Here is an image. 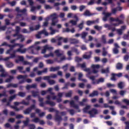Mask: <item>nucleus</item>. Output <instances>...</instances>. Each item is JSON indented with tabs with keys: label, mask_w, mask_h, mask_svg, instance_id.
<instances>
[{
	"label": "nucleus",
	"mask_w": 129,
	"mask_h": 129,
	"mask_svg": "<svg viewBox=\"0 0 129 129\" xmlns=\"http://www.w3.org/2000/svg\"><path fill=\"white\" fill-rule=\"evenodd\" d=\"M87 35H88V33L83 32L81 34L82 39H85V38L86 37V36H87Z\"/></svg>",
	"instance_id": "nucleus-62"
},
{
	"label": "nucleus",
	"mask_w": 129,
	"mask_h": 129,
	"mask_svg": "<svg viewBox=\"0 0 129 129\" xmlns=\"http://www.w3.org/2000/svg\"><path fill=\"white\" fill-rule=\"evenodd\" d=\"M18 60L19 61H21V62H23V65H30V66H32L33 63L29 62L27 61H24V56H18Z\"/></svg>",
	"instance_id": "nucleus-20"
},
{
	"label": "nucleus",
	"mask_w": 129,
	"mask_h": 129,
	"mask_svg": "<svg viewBox=\"0 0 129 129\" xmlns=\"http://www.w3.org/2000/svg\"><path fill=\"white\" fill-rule=\"evenodd\" d=\"M46 64H53L54 63V60L53 59H47L45 60Z\"/></svg>",
	"instance_id": "nucleus-59"
},
{
	"label": "nucleus",
	"mask_w": 129,
	"mask_h": 129,
	"mask_svg": "<svg viewBox=\"0 0 129 129\" xmlns=\"http://www.w3.org/2000/svg\"><path fill=\"white\" fill-rule=\"evenodd\" d=\"M90 117H95L96 114H98V110L95 108H93L88 112Z\"/></svg>",
	"instance_id": "nucleus-17"
},
{
	"label": "nucleus",
	"mask_w": 129,
	"mask_h": 129,
	"mask_svg": "<svg viewBox=\"0 0 129 129\" xmlns=\"http://www.w3.org/2000/svg\"><path fill=\"white\" fill-rule=\"evenodd\" d=\"M89 78L92 80V84L93 85H95L96 84H99V83H103V82H104L105 79L104 78H100L98 80H95V76L89 77Z\"/></svg>",
	"instance_id": "nucleus-8"
},
{
	"label": "nucleus",
	"mask_w": 129,
	"mask_h": 129,
	"mask_svg": "<svg viewBox=\"0 0 129 129\" xmlns=\"http://www.w3.org/2000/svg\"><path fill=\"white\" fill-rule=\"evenodd\" d=\"M44 58H49L50 57H54V53L50 52L49 54H45L44 56Z\"/></svg>",
	"instance_id": "nucleus-52"
},
{
	"label": "nucleus",
	"mask_w": 129,
	"mask_h": 129,
	"mask_svg": "<svg viewBox=\"0 0 129 129\" xmlns=\"http://www.w3.org/2000/svg\"><path fill=\"white\" fill-rule=\"evenodd\" d=\"M21 103L23 105H26V106H28V105L30 104V102L29 101L26 102V101H25V100H23L22 101V102H21Z\"/></svg>",
	"instance_id": "nucleus-54"
},
{
	"label": "nucleus",
	"mask_w": 129,
	"mask_h": 129,
	"mask_svg": "<svg viewBox=\"0 0 129 129\" xmlns=\"http://www.w3.org/2000/svg\"><path fill=\"white\" fill-rule=\"evenodd\" d=\"M63 95H64V92H59L57 94V97L58 98H57V96L53 95L52 96V100H55V99H56L57 102H61L62 101V97H63Z\"/></svg>",
	"instance_id": "nucleus-13"
},
{
	"label": "nucleus",
	"mask_w": 129,
	"mask_h": 129,
	"mask_svg": "<svg viewBox=\"0 0 129 129\" xmlns=\"http://www.w3.org/2000/svg\"><path fill=\"white\" fill-rule=\"evenodd\" d=\"M50 17L52 18L51 26H56V24L59 22V20L57 19V18H59V16L57 15V13H53L50 15Z\"/></svg>",
	"instance_id": "nucleus-12"
},
{
	"label": "nucleus",
	"mask_w": 129,
	"mask_h": 129,
	"mask_svg": "<svg viewBox=\"0 0 129 129\" xmlns=\"http://www.w3.org/2000/svg\"><path fill=\"white\" fill-rule=\"evenodd\" d=\"M9 78L5 80V82H6V83L11 82V81L13 80V79H14V76H9Z\"/></svg>",
	"instance_id": "nucleus-48"
},
{
	"label": "nucleus",
	"mask_w": 129,
	"mask_h": 129,
	"mask_svg": "<svg viewBox=\"0 0 129 129\" xmlns=\"http://www.w3.org/2000/svg\"><path fill=\"white\" fill-rule=\"evenodd\" d=\"M69 32H70V29L68 28L62 29V33H69Z\"/></svg>",
	"instance_id": "nucleus-63"
},
{
	"label": "nucleus",
	"mask_w": 129,
	"mask_h": 129,
	"mask_svg": "<svg viewBox=\"0 0 129 129\" xmlns=\"http://www.w3.org/2000/svg\"><path fill=\"white\" fill-rule=\"evenodd\" d=\"M99 23V19H97L96 20H93V21H87V26H91V25H93L94 24H98Z\"/></svg>",
	"instance_id": "nucleus-23"
},
{
	"label": "nucleus",
	"mask_w": 129,
	"mask_h": 129,
	"mask_svg": "<svg viewBox=\"0 0 129 129\" xmlns=\"http://www.w3.org/2000/svg\"><path fill=\"white\" fill-rule=\"evenodd\" d=\"M31 93L33 97H36V96L39 97V96H40V95H39V91H32Z\"/></svg>",
	"instance_id": "nucleus-35"
},
{
	"label": "nucleus",
	"mask_w": 129,
	"mask_h": 129,
	"mask_svg": "<svg viewBox=\"0 0 129 129\" xmlns=\"http://www.w3.org/2000/svg\"><path fill=\"white\" fill-rule=\"evenodd\" d=\"M46 98L48 100L46 101L45 103H44L43 102H40V103L39 104L40 106H41V107H44L45 104H48L50 106H55V105H56L55 102H53L52 101H50V99L52 98V96H51V95H47Z\"/></svg>",
	"instance_id": "nucleus-6"
},
{
	"label": "nucleus",
	"mask_w": 129,
	"mask_h": 129,
	"mask_svg": "<svg viewBox=\"0 0 129 129\" xmlns=\"http://www.w3.org/2000/svg\"><path fill=\"white\" fill-rule=\"evenodd\" d=\"M97 95H98V91H94L92 93L89 94V96L90 97H94V96H97Z\"/></svg>",
	"instance_id": "nucleus-37"
},
{
	"label": "nucleus",
	"mask_w": 129,
	"mask_h": 129,
	"mask_svg": "<svg viewBox=\"0 0 129 129\" xmlns=\"http://www.w3.org/2000/svg\"><path fill=\"white\" fill-rule=\"evenodd\" d=\"M11 87H13V88H17V87H18V84L10 83L7 86V88H10Z\"/></svg>",
	"instance_id": "nucleus-32"
},
{
	"label": "nucleus",
	"mask_w": 129,
	"mask_h": 129,
	"mask_svg": "<svg viewBox=\"0 0 129 129\" xmlns=\"http://www.w3.org/2000/svg\"><path fill=\"white\" fill-rule=\"evenodd\" d=\"M33 122H35V123H37V122H40V118H35L32 120Z\"/></svg>",
	"instance_id": "nucleus-60"
},
{
	"label": "nucleus",
	"mask_w": 129,
	"mask_h": 129,
	"mask_svg": "<svg viewBox=\"0 0 129 129\" xmlns=\"http://www.w3.org/2000/svg\"><path fill=\"white\" fill-rule=\"evenodd\" d=\"M70 40L71 41V44H78L79 43V40L76 39L70 38Z\"/></svg>",
	"instance_id": "nucleus-41"
},
{
	"label": "nucleus",
	"mask_w": 129,
	"mask_h": 129,
	"mask_svg": "<svg viewBox=\"0 0 129 129\" xmlns=\"http://www.w3.org/2000/svg\"><path fill=\"white\" fill-rule=\"evenodd\" d=\"M29 122H30V119L28 117L26 118V120L23 121L25 126H28Z\"/></svg>",
	"instance_id": "nucleus-49"
},
{
	"label": "nucleus",
	"mask_w": 129,
	"mask_h": 129,
	"mask_svg": "<svg viewBox=\"0 0 129 129\" xmlns=\"http://www.w3.org/2000/svg\"><path fill=\"white\" fill-rule=\"evenodd\" d=\"M52 90H53V88H49L47 90H46V91H47V93L49 92L50 95H53V96H54V95H55V93L52 92Z\"/></svg>",
	"instance_id": "nucleus-53"
},
{
	"label": "nucleus",
	"mask_w": 129,
	"mask_h": 129,
	"mask_svg": "<svg viewBox=\"0 0 129 129\" xmlns=\"http://www.w3.org/2000/svg\"><path fill=\"white\" fill-rule=\"evenodd\" d=\"M116 68L117 70H121L122 69V64L121 63H117Z\"/></svg>",
	"instance_id": "nucleus-47"
},
{
	"label": "nucleus",
	"mask_w": 129,
	"mask_h": 129,
	"mask_svg": "<svg viewBox=\"0 0 129 129\" xmlns=\"http://www.w3.org/2000/svg\"><path fill=\"white\" fill-rule=\"evenodd\" d=\"M6 66L8 68H12V67H14V63H13V62H8L6 63Z\"/></svg>",
	"instance_id": "nucleus-50"
},
{
	"label": "nucleus",
	"mask_w": 129,
	"mask_h": 129,
	"mask_svg": "<svg viewBox=\"0 0 129 129\" xmlns=\"http://www.w3.org/2000/svg\"><path fill=\"white\" fill-rule=\"evenodd\" d=\"M92 54V52L91 51H90L89 52H87L85 54L83 55V58H84V59H90Z\"/></svg>",
	"instance_id": "nucleus-27"
},
{
	"label": "nucleus",
	"mask_w": 129,
	"mask_h": 129,
	"mask_svg": "<svg viewBox=\"0 0 129 129\" xmlns=\"http://www.w3.org/2000/svg\"><path fill=\"white\" fill-rule=\"evenodd\" d=\"M59 69H60V67H51L50 68L49 71L50 72H55V71H58Z\"/></svg>",
	"instance_id": "nucleus-33"
},
{
	"label": "nucleus",
	"mask_w": 129,
	"mask_h": 129,
	"mask_svg": "<svg viewBox=\"0 0 129 129\" xmlns=\"http://www.w3.org/2000/svg\"><path fill=\"white\" fill-rule=\"evenodd\" d=\"M118 87L120 89H123V87H124V83L122 82H121L118 84Z\"/></svg>",
	"instance_id": "nucleus-44"
},
{
	"label": "nucleus",
	"mask_w": 129,
	"mask_h": 129,
	"mask_svg": "<svg viewBox=\"0 0 129 129\" xmlns=\"http://www.w3.org/2000/svg\"><path fill=\"white\" fill-rule=\"evenodd\" d=\"M15 47H16V44H14V45H12L11 44V46H9V48H10L9 49L7 50V51H6V54H11V52H12V51H13V49H14V48H15Z\"/></svg>",
	"instance_id": "nucleus-30"
},
{
	"label": "nucleus",
	"mask_w": 129,
	"mask_h": 129,
	"mask_svg": "<svg viewBox=\"0 0 129 129\" xmlns=\"http://www.w3.org/2000/svg\"><path fill=\"white\" fill-rule=\"evenodd\" d=\"M94 15H95V13H91L88 10H86L83 14V15L86 17H91L92 16H94Z\"/></svg>",
	"instance_id": "nucleus-25"
},
{
	"label": "nucleus",
	"mask_w": 129,
	"mask_h": 129,
	"mask_svg": "<svg viewBox=\"0 0 129 129\" xmlns=\"http://www.w3.org/2000/svg\"><path fill=\"white\" fill-rule=\"evenodd\" d=\"M17 69L20 72H21V73H23L24 74L26 73V71H22L23 70V69H24V68L23 67H18L17 68Z\"/></svg>",
	"instance_id": "nucleus-57"
},
{
	"label": "nucleus",
	"mask_w": 129,
	"mask_h": 129,
	"mask_svg": "<svg viewBox=\"0 0 129 129\" xmlns=\"http://www.w3.org/2000/svg\"><path fill=\"white\" fill-rule=\"evenodd\" d=\"M83 77V74H82V73H80L79 74V80H80V81H83V82H87V80L84 79H82L81 78H82V77Z\"/></svg>",
	"instance_id": "nucleus-31"
},
{
	"label": "nucleus",
	"mask_w": 129,
	"mask_h": 129,
	"mask_svg": "<svg viewBox=\"0 0 129 129\" xmlns=\"http://www.w3.org/2000/svg\"><path fill=\"white\" fill-rule=\"evenodd\" d=\"M71 49L72 50L73 52H75L77 55H79L80 53L78 49L74 47H71Z\"/></svg>",
	"instance_id": "nucleus-45"
},
{
	"label": "nucleus",
	"mask_w": 129,
	"mask_h": 129,
	"mask_svg": "<svg viewBox=\"0 0 129 129\" xmlns=\"http://www.w3.org/2000/svg\"><path fill=\"white\" fill-rule=\"evenodd\" d=\"M49 30L50 31V33L49 34L48 32L46 30V29H43V30H41L40 31H39L38 33L36 35V37L37 39H41V36L42 35H44L45 36H49V35H54L56 33V32H58V30L56 29H53V27L52 26H50L49 28Z\"/></svg>",
	"instance_id": "nucleus-2"
},
{
	"label": "nucleus",
	"mask_w": 129,
	"mask_h": 129,
	"mask_svg": "<svg viewBox=\"0 0 129 129\" xmlns=\"http://www.w3.org/2000/svg\"><path fill=\"white\" fill-rule=\"evenodd\" d=\"M48 111L49 112H55V118H54L55 121H58V120L61 119V116L59 115V111L55 109L54 108H49Z\"/></svg>",
	"instance_id": "nucleus-11"
},
{
	"label": "nucleus",
	"mask_w": 129,
	"mask_h": 129,
	"mask_svg": "<svg viewBox=\"0 0 129 129\" xmlns=\"http://www.w3.org/2000/svg\"><path fill=\"white\" fill-rule=\"evenodd\" d=\"M54 53L56 55L57 57H61L60 61H64V60H66V57L64 55V51L61 50L60 49H56L54 51Z\"/></svg>",
	"instance_id": "nucleus-9"
},
{
	"label": "nucleus",
	"mask_w": 129,
	"mask_h": 129,
	"mask_svg": "<svg viewBox=\"0 0 129 129\" xmlns=\"http://www.w3.org/2000/svg\"><path fill=\"white\" fill-rule=\"evenodd\" d=\"M121 10H122L121 7H117L116 8L112 9V14H116L117 11H121Z\"/></svg>",
	"instance_id": "nucleus-39"
},
{
	"label": "nucleus",
	"mask_w": 129,
	"mask_h": 129,
	"mask_svg": "<svg viewBox=\"0 0 129 129\" xmlns=\"http://www.w3.org/2000/svg\"><path fill=\"white\" fill-rule=\"evenodd\" d=\"M87 101H88V99L85 98L83 99L82 101L79 102V103L81 106H84L85 105V102H87Z\"/></svg>",
	"instance_id": "nucleus-36"
},
{
	"label": "nucleus",
	"mask_w": 129,
	"mask_h": 129,
	"mask_svg": "<svg viewBox=\"0 0 129 129\" xmlns=\"http://www.w3.org/2000/svg\"><path fill=\"white\" fill-rule=\"evenodd\" d=\"M78 18H77V20L76 21H74V20H71L70 21V24H72V26H76L77 25V20H78Z\"/></svg>",
	"instance_id": "nucleus-51"
},
{
	"label": "nucleus",
	"mask_w": 129,
	"mask_h": 129,
	"mask_svg": "<svg viewBox=\"0 0 129 129\" xmlns=\"http://www.w3.org/2000/svg\"><path fill=\"white\" fill-rule=\"evenodd\" d=\"M28 51V48H18L13 51V53L10 54V56L6 57L5 60H10V59H14L16 58V53H20V54H25Z\"/></svg>",
	"instance_id": "nucleus-4"
},
{
	"label": "nucleus",
	"mask_w": 129,
	"mask_h": 129,
	"mask_svg": "<svg viewBox=\"0 0 129 129\" xmlns=\"http://www.w3.org/2000/svg\"><path fill=\"white\" fill-rule=\"evenodd\" d=\"M40 43L41 42L40 41L36 42L34 45L28 47L27 50H30L31 53L34 55L38 54V51L41 49V46H37V45H39Z\"/></svg>",
	"instance_id": "nucleus-5"
},
{
	"label": "nucleus",
	"mask_w": 129,
	"mask_h": 129,
	"mask_svg": "<svg viewBox=\"0 0 129 129\" xmlns=\"http://www.w3.org/2000/svg\"><path fill=\"white\" fill-rule=\"evenodd\" d=\"M77 67H80L82 69H85L86 68V63L85 62L83 63H78L77 65Z\"/></svg>",
	"instance_id": "nucleus-38"
},
{
	"label": "nucleus",
	"mask_w": 129,
	"mask_h": 129,
	"mask_svg": "<svg viewBox=\"0 0 129 129\" xmlns=\"http://www.w3.org/2000/svg\"><path fill=\"white\" fill-rule=\"evenodd\" d=\"M16 11L18 13L16 16V19L19 20V18H22V19L20 20L19 21L15 22L14 23L15 25L19 23H20L21 21H24L25 20V18L24 17H23V15L27 13V9L25 8L24 9H20V7H16ZM20 13H21L22 14H20Z\"/></svg>",
	"instance_id": "nucleus-3"
},
{
	"label": "nucleus",
	"mask_w": 129,
	"mask_h": 129,
	"mask_svg": "<svg viewBox=\"0 0 129 129\" xmlns=\"http://www.w3.org/2000/svg\"><path fill=\"white\" fill-rule=\"evenodd\" d=\"M21 42H24L25 41V37L22 34L18 35V37L17 38V40H20Z\"/></svg>",
	"instance_id": "nucleus-40"
},
{
	"label": "nucleus",
	"mask_w": 129,
	"mask_h": 129,
	"mask_svg": "<svg viewBox=\"0 0 129 129\" xmlns=\"http://www.w3.org/2000/svg\"><path fill=\"white\" fill-rule=\"evenodd\" d=\"M35 111L36 112V113H38V115L39 116H40V117H43V116H44L45 115V112H41V110H40V109H36L35 110Z\"/></svg>",
	"instance_id": "nucleus-26"
},
{
	"label": "nucleus",
	"mask_w": 129,
	"mask_h": 129,
	"mask_svg": "<svg viewBox=\"0 0 129 129\" xmlns=\"http://www.w3.org/2000/svg\"><path fill=\"white\" fill-rule=\"evenodd\" d=\"M36 108V106L35 105H32L30 107L27 108L24 111V114H29L33 109Z\"/></svg>",
	"instance_id": "nucleus-19"
},
{
	"label": "nucleus",
	"mask_w": 129,
	"mask_h": 129,
	"mask_svg": "<svg viewBox=\"0 0 129 129\" xmlns=\"http://www.w3.org/2000/svg\"><path fill=\"white\" fill-rule=\"evenodd\" d=\"M103 15H104V17H103V21H104V22H106V21H107V19H108V18H109V17H110V16H111V15H112V13H106V12H103Z\"/></svg>",
	"instance_id": "nucleus-22"
},
{
	"label": "nucleus",
	"mask_w": 129,
	"mask_h": 129,
	"mask_svg": "<svg viewBox=\"0 0 129 129\" xmlns=\"http://www.w3.org/2000/svg\"><path fill=\"white\" fill-rule=\"evenodd\" d=\"M73 93V92L72 90H70L68 93L65 94V96L66 97H71V96H72Z\"/></svg>",
	"instance_id": "nucleus-43"
},
{
	"label": "nucleus",
	"mask_w": 129,
	"mask_h": 129,
	"mask_svg": "<svg viewBox=\"0 0 129 129\" xmlns=\"http://www.w3.org/2000/svg\"><path fill=\"white\" fill-rule=\"evenodd\" d=\"M31 32V30L28 31V30L25 28L22 30V33H23V34H30Z\"/></svg>",
	"instance_id": "nucleus-58"
},
{
	"label": "nucleus",
	"mask_w": 129,
	"mask_h": 129,
	"mask_svg": "<svg viewBox=\"0 0 129 129\" xmlns=\"http://www.w3.org/2000/svg\"><path fill=\"white\" fill-rule=\"evenodd\" d=\"M91 68L92 69V73L96 74L98 72V69L100 68V66L99 64H92Z\"/></svg>",
	"instance_id": "nucleus-18"
},
{
	"label": "nucleus",
	"mask_w": 129,
	"mask_h": 129,
	"mask_svg": "<svg viewBox=\"0 0 129 129\" xmlns=\"http://www.w3.org/2000/svg\"><path fill=\"white\" fill-rule=\"evenodd\" d=\"M19 96H20L21 97H25L26 96V93L23 92H19L18 94H17Z\"/></svg>",
	"instance_id": "nucleus-55"
},
{
	"label": "nucleus",
	"mask_w": 129,
	"mask_h": 129,
	"mask_svg": "<svg viewBox=\"0 0 129 129\" xmlns=\"http://www.w3.org/2000/svg\"><path fill=\"white\" fill-rule=\"evenodd\" d=\"M0 72H2V74L0 75V77H7L9 76V74L5 72V69L3 68V66L0 64Z\"/></svg>",
	"instance_id": "nucleus-21"
},
{
	"label": "nucleus",
	"mask_w": 129,
	"mask_h": 129,
	"mask_svg": "<svg viewBox=\"0 0 129 129\" xmlns=\"http://www.w3.org/2000/svg\"><path fill=\"white\" fill-rule=\"evenodd\" d=\"M102 73L107 74L109 73V68H107L106 69H103L102 70Z\"/></svg>",
	"instance_id": "nucleus-56"
},
{
	"label": "nucleus",
	"mask_w": 129,
	"mask_h": 129,
	"mask_svg": "<svg viewBox=\"0 0 129 129\" xmlns=\"http://www.w3.org/2000/svg\"><path fill=\"white\" fill-rule=\"evenodd\" d=\"M35 28H34V26H30L29 27V30L31 32H33V31H37L38 30H39V29H40V28L41 27V25H40V24H38L37 25H36Z\"/></svg>",
	"instance_id": "nucleus-24"
},
{
	"label": "nucleus",
	"mask_w": 129,
	"mask_h": 129,
	"mask_svg": "<svg viewBox=\"0 0 129 129\" xmlns=\"http://www.w3.org/2000/svg\"><path fill=\"white\" fill-rule=\"evenodd\" d=\"M94 28L95 30H97V31H98L99 32H100L101 30H102V26H99L98 25H95L94 26Z\"/></svg>",
	"instance_id": "nucleus-46"
},
{
	"label": "nucleus",
	"mask_w": 129,
	"mask_h": 129,
	"mask_svg": "<svg viewBox=\"0 0 129 129\" xmlns=\"http://www.w3.org/2000/svg\"><path fill=\"white\" fill-rule=\"evenodd\" d=\"M111 80H112V81H115L116 80V78H115V76H116V75L115 74H111Z\"/></svg>",
	"instance_id": "nucleus-61"
},
{
	"label": "nucleus",
	"mask_w": 129,
	"mask_h": 129,
	"mask_svg": "<svg viewBox=\"0 0 129 129\" xmlns=\"http://www.w3.org/2000/svg\"><path fill=\"white\" fill-rule=\"evenodd\" d=\"M17 96H18V95L15 94L13 96L10 97L9 101L7 102V104H6V106H10L11 108L15 109V110H16V111H20V110H22V109H23L24 108V106H21V107H20L21 108H18V107H17V106H18V105L21 104V102H14V105L15 106L11 105V102H12L13 101V100H14V99H15V98H16V97H17Z\"/></svg>",
	"instance_id": "nucleus-1"
},
{
	"label": "nucleus",
	"mask_w": 129,
	"mask_h": 129,
	"mask_svg": "<svg viewBox=\"0 0 129 129\" xmlns=\"http://www.w3.org/2000/svg\"><path fill=\"white\" fill-rule=\"evenodd\" d=\"M91 107V106H90V105H87L86 106V107H85L83 109L84 112H85V113H88V112H89V111H88V110H89L90 109Z\"/></svg>",
	"instance_id": "nucleus-34"
},
{
	"label": "nucleus",
	"mask_w": 129,
	"mask_h": 129,
	"mask_svg": "<svg viewBox=\"0 0 129 129\" xmlns=\"http://www.w3.org/2000/svg\"><path fill=\"white\" fill-rule=\"evenodd\" d=\"M31 88H37V84H33L31 85H27L26 86V89L27 90H29V89H31Z\"/></svg>",
	"instance_id": "nucleus-28"
},
{
	"label": "nucleus",
	"mask_w": 129,
	"mask_h": 129,
	"mask_svg": "<svg viewBox=\"0 0 129 129\" xmlns=\"http://www.w3.org/2000/svg\"><path fill=\"white\" fill-rule=\"evenodd\" d=\"M56 38H57V41H58L57 46H61L62 45V41H63V43H67L68 42V38H63L62 37H58L56 36Z\"/></svg>",
	"instance_id": "nucleus-16"
},
{
	"label": "nucleus",
	"mask_w": 129,
	"mask_h": 129,
	"mask_svg": "<svg viewBox=\"0 0 129 129\" xmlns=\"http://www.w3.org/2000/svg\"><path fill=\"white\" fill-rule=\"evenodd\" d=\"M68 102H70L71 107H73L74 108H76V109H78V108H79V106H78V105L75 104V102L73 100L69 101L68 100H66L63 101V103L64 104L68 103Z\"/></svg>",
	"instance_id": "nucleus-15"
},
{
	"label": "nucleus",
	"mask_w": 129,
	"mask_h": 129,
	"mask_svg": "<svg viewBox=\"0 0 129 129\" xmlns=\"http://www.w3.org/2000/svg\"><path fill=\"white\" fill-rule=\"evenodd\" d=\"M54 48L51 45H49L48 44H46L42 47V49L41 50V54H45L47 52V50L48 51H52Z\"/></svg>",
	"instance_id": "nucleus-14"
},
{
	"label": "nucleus",
	"mask_w": 129,
	"mask_h": 129,
	"mask_svg": "<svg viewBox=\"0 0 129 129\" xmlns=\"http://www.w3.org/2000/svg\"><path fill=\"white\" fill-rule=\"evenodd\" d=\"M28 75H19L17 77V79L18 80H20V79H23L20 81H19V84H23V83H25V81L27 82V83H31L32 82V79H27L26 80V78H27Z\"/></svg>",
	"instance_id": "nucleus-7"
},
{
	"label": "nucleus",
	"mask_w": 129,
	"mask_h": 129,
	"mask_svg": "<svg viewBox=\"0 0 129 129\" xmlns=\"http://www.w3.org/2000/svg\"><path fill=\"white\" fill-rule=\"evenodd\" d=\"M125 124H126V126L125 127V129H129V121H125L124 122Z\"/></svg>",
	"instance_id": "nucleus-64"
},
{
	"label": "nucleus",
	"mask_w": 129,
	"mask_h": 129,
	"mask_svg": "<svg viewBox=\"0 0 129 129\" xmlns=\"http://www.w3.org/2000/svg\"><path fill=\"white\" fill-rule=\"evenodd\" d=\"M110 22H118V23H113L112 24V26H114V27H118L119 25H121V24H123V21L119 20V18H114L112 17H110L109 18Z\"/></svg>",
	"instance_id": "nucleus-10"
},
{
	"label": "nucleus",
	"mask_w": 129,
	"mask_h": 129,
	"mask_svg": "<svg viewBox=\"0 0 129 129\" xmlns=\"http://www.w3.org/2000/svg\"><path fill=\"white\" fill-rule=\"evenodd\" d=\"M68 55L69 57L68 58V60H72V57L71 56L73 54L72 53V50H69L67 52Z\"/></svg>",
	"instance_id": "nucleus-42"
},
{
	"label": "nucleus",
	"mask_w": 129,
	"mask_h": 129,
	"mask_svg": "<svg viewBox=\"0 0 129 129\" xmlns=\"http://www.w3.org/2000/svg\"><path fill=\"white\" fill-rule=\"evenodd\" d=\"M101 41L102 44H107V42L106 41V35H102L101 38Z\"/></svg>",
	"instance_id": "nucleus-29"
}]
</instances>
